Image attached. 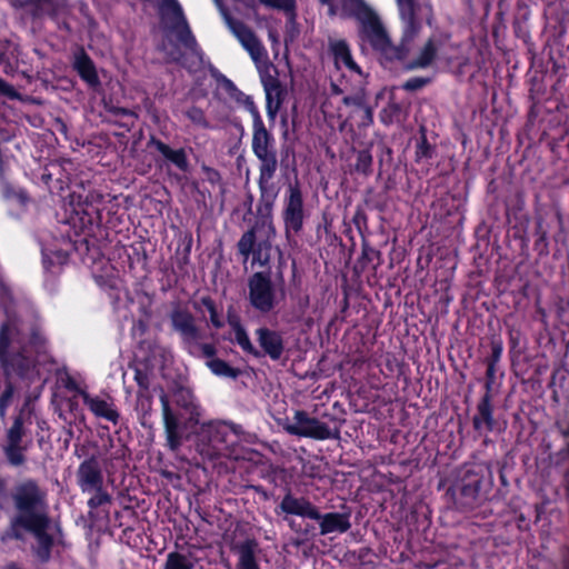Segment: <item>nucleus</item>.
<instances>
[{"instance_id": "f257e3e1", "label": "nucleus", "mask_w": 569, "mask_h": 569, "mask_svg": "<svg viewBox=\"0 0 569 569\" xmlns=\"http://www.w3.org/2000/svg\"><path fill=\"white\" fill-rule=\"evenodd\" d=\"M16 515L10 519L7 536L22 540L21 528L49 520L48 492L34 478L18 481L9 493Z\"/></svg>"}, {"instance_id": "f03ea898", "label": "nucleus", "mask_w": 569, "mask_h": 569, "mask_svg": "<svg viewBox=\"0 0 569 569\" xmlns=\"http://www.w3.org/2000/svg\"><path fill=\"white\" fill-rule=\"evenodd\" d=\"M492 485L493 477L488 466L466 463L457 471L453 481L446 490V496L456 510L470 512L487 500Z\"/></svg>"}, {"instance_id": "7ed1b4c3", "label": "nucleus", "mask_w": 569, "mask_h": 569, "mask_svg": "<svg viewBox=\"0 0 569 569\" xmlns=\"http://www.w3.org/2000/svg\"><path fill=\"white\" fill-rule=\"evenodd\" d=\"M64 204L62 222L69 226L67 232L71 250L83 257L90 251L93 228L101 221L99 208L90 200L89 194L72 192Z\"/></svg>"}, {"instance_id": "20e7f679", "label": "nucleus", "mask_w": 569, "mask_h": 569, "mask_svg": "<svg viewBox=\"0 0 569 569\" xmlns=\"http://www.w3.org/2000/svg\"><path fill=\"white\" fill-rule=\"evenodd\" d=\"M359 22L358 34L362 42L368 43L379 56L382 64L402 62L411 51V44L403 42L401 34L398 44L392 43L380 17L367 4L356 14Z\"/></svg>"}, {"instance_id": "39448f33", "label": "nucleus", "mask_w": 569, "mask_h": 569, "mask_svg": "<svg viewBox=\"0 0 569 569\" xmlns=\"http://www.w3.org/2000/svg\"><path fill=\"white\" fill-rule=\"evenodd\" d=\"M159 12L163 20L170 19L171 30L188 51V53L178 51L172 61L181 66L190 74L199 72L204 68L206 54L191 31L181 4L178 0H161Z\"/></svg>"}, {"instance_id": "423d86ee", "label": "nucleus", "mask_w": 569, "mask_h": 569, "mask_svg": "<svg viewBox=\"0 0 569 569\" xmlns=\"http://www.w3.org/2000/svg\"><path fill=\"white\" fill-rule=\"evenodd\" d=\"M278 509L280 511L276 510L277 515L282 512L318 521L321 536H327L332 532L343 533L351 528L350 511L321 513L320 509L308 498L296 497L291 492L283 496L278 505Z\"/></svg>"}, {"instance_id": "0eeeda50", "label": "nucleus", "mask_w": 569, "mask_h": 569, "mask_svg": "<svg viewBox=\"0 0 569 569\" xmlns=\"http://www.w3.org/2000/svg\"><path fill=\"white\" fill-rule=\"evenodd\" d=\"M228 322L234 333V342L244 353L256 359L268 357L272 361H279L282 358L286 347L283 336L280 331L268 327L257 328L254 330V336L259 346L257 348L251 342L246 328L237 317L229 318Z\"/></svg>"}, {"instance_id": "6e6552de", "label": "nucleus", "mask_w": 569, "mask_h": 569, "mask_svg": "<svg viewBox=\"0 0 569 569\" xmlns=\"http://www.w3.org/2000/svg\"><path fill=\"white\" fill-rule=\"evenodd\" d=\"M76 483L83 495H90L87 501L90 510L112 502V496L104 486L100 460L96 455H91L80 462L76 471Z\"/></svg>"}, {"instance_id": "1a4fd4ad", "label": "nucleus", "mask_w": 569, "mask_h": 569, "mask_svg": "<svg viewBox=\"0 0 569 569\" xmlns=\"http://www.w3.org/2000/svg\"><path fill=\"white\" fill-rule=\"evenodd\" d=\"M307 218L303 192L299 180L296 179L289 183L284 192L281 210L284 237L289 243H296V237L303 231Z\"/></svg>"}, {"instance_id": "9d476101", "label": "nucleus", "mask_w": 569, "mask_h": 569, "mask_svg": "<svg viewBox=\"0 0 569 569\" xmlns=\"http://www.w3.org/2000/svg\"><path fill=\"white\" fill-rule=\"evenodd\" d=\"M242 428L228 422H218L206 426L200 435L206 441L211 455L232 457L236 447L241 440Z\"/></svg>"}, {"instance_id": "9b49d317", "label": "nucleus", "mask_w": 569, "mask_h": 569, "mask_svg": "<svg viewBox=\"0 0 569 569\" xmlns=\"http://www.w3.org/2000/svg\"><path fill=\"white\" fill-rule=\"evenodd\" d=\"M247 299L253 310L268 315L277 307V291L269 271H257L248 278Z\"/></svg>"}, {"instance_id": "f8f14e48", "label": "nucleus", "mask_w": 569, "mask_h": 569, "mask_svg": "<svg viewBox=\"0 0 569 569\" xmlns=\"http://www.w3.org/2000/svg\"><path fill=\"white\" fill-rule=\"evenodd\" d=\"M284 430L291 436L313 440H336L340 438L338 427L330 428L318 418L310 417L305 410H296L292 419L284 426Z\"/></svg>"}, {"instance_id": "ddd939ff", "label": "nucleus", "mask_w": 569, "mask_h": 569, "mask_svg": "<svg viewBox=\"0 0 569 569\" xmlns=\"http://www.w3.org/2000/svg\"><path fill=\"white\" fill-rule=\"evenodd\" d=\"M342 103L348 108V113L343 121L340 123V130L347 127L353 131V127L358 129H367L373 123V109L368 103L367 96L363 91H358L355 94L345 96Z\"/></svg>"}, {"instance_id": "4468645a", "label": "nucleus", "mask_w": 569, "mask_h": 569, "mask_svg": "<svg viewBox=\"0 0 569 569\" xmlns=\"http://www.w3.org/2000/svg\"><path fill=\"white\" fill-rule=\"evenodd\" d=\"M162 410V420L166 436V446L172 452H177L182 446L183 428L179 417L170 405L168 395L162 390L159 397Z\"/></svg>"}, {"instance_id": "2eb2a0df", "label": "nucleus", "mask_w": 569, "mask_h": 569, "mask_svg": "<svg viewBox=\"0 0 569 569\" xmlns=\"http://www.w3.org/2000/svg\"><path fill=\"white\" fill-rule=\"evenodd\" d=\"M147 147L154 149L161 156V159H154L159 168L173 166L183 173L190 171V163L184 148L172 149L156 136H150Z\"/></svg>"}, {"instance_id": "dca6fc26", "label": "nucleus", "mask_w": 569, "mask_h": 569, "mask_svg": "<svg viewBox=\"0 0 569 569\" xmlns=\"http://www.w3.org/2000/svg\"><path fill=\"white\" fill-rule=\"evenodd\" d=\"M261 83L266 92V110L270 119H274L287 94L286 87L277 76L261 74Z\"/></svg>"}, {"instance_id": "f3484780", "label": "nucleus", "mask_w": 569, "mask_h": 569, "mask_svg": "<svg viewBox=\"0 0 569 569\" xmlns=\"http://www.w3.org/2000/svg\"><path fill=\"white\" fill-rule=\"evenodd\" d=\"M227 22L232 33L236 36L242 47L249 52L251 58L253 60H258L262 54L263 47L252 29L249 28L243 21L231 17H227Z\"/></svg>"}, {"instance_id": "a211bd4d", "label": "nucleus", "mask_w": 569, "mask_h": 569, "mask_svg": "<svg viewBox=\"0 0 569 569\" xmlns=\"http://www.w3.org/2000/svg\"><path fill=\"white\" fill-rule=\"evenodd\" d=\"M398 9L400 19L403 23L401 33L403 36V42L412 44L422 29V23L417 16L419 4L416 2V0H412L409 2L399 3Z\"/></svg>"}, {"instance_id": "6ab92c4d", "label": "nucleus", "mask_w": 569, "mask_h": 569, "mask_svg": "<svg viewBox=\"0 0 569 569\" xmlns=\"http://www.w3.org/2000/svg\"><path fill=\"white\" fill-rule=\"evenodd\" d=\"M51 520H46L39 523H34L24 528H21V532L23 531L30 532L34 536L37 540V548L34 550L37 558L46 563L51 558V550L54 545L53 537L48 532Z\"/></svg>"}, {"instance_id": "aec40b11", "label": "nucleus", "mask_w": 569, "mask_h": 569, "mask_svg": "<svg viewBox=\"0 0 569 569\" xmlns=\"http://www.w3.org/2000/svg\"><path fill=\"white\" fill-rule=\"evenodd\" d=\"M72 68L89 88L97 89L101 86L96 64L83 48L74 53Z\"/></svg>"}, {"instance_id": "412c9836", "label": "nucleus", "mask_w": 569, "mask_h": 569, "mask_svg": "<svg viewBox=\"0 0 569 569\" xmlns=\"http://www.w3.org/2000/svg\"><path fill=\"white\" fill-rule=\"evenodd\" d=\"M490 355L485 359L487 370L483 395H492L493 385L496 383L497 366L500 362L503 352L502 339L500 337H492L490 340Z\"/></svg>"}, {"instance_id": "4be33fe9", "label": "nucleus", "mask_w": 569, "mask_h": 569, "mask_svg": "<svg viewBox=\"0 0 569 569\" xmlns=\"http://www.w3.org/2000/svg\"><path fill=\"white\" fill-rule=\"evenodd\" d=\"M441 44V38L430 37L421 48L417 58L411 61L409 67L411 69H426L430 67L437 58L445 60L448 64H450L451 60L449 58L445 57L442 53L438 54Z\"/></svg>"}, {"instance_id": "5701e85b", "label": "nucleus", "mask_w": 569, "mask_h": 569, "mask_svg": "<svg viewBox=\"0 0 569 569\" xmlns=\"http://www.w3.org/2000/svg\"><path fill=\"white\" fill-rule=\"evenodd\" d=\"M80 396L83 403L97 418L106 419L107 421L112 422L114 426L119 423L120 413L112 405L108 403L106 400L99 397H92L86 390H81Z\"/></svg>"}, {"instance_id": "b1692460", "label": "nucleus", "mask_w": 569, "mask_h": 569, "mask_svg": "<svg viewBox=\"0 0 569 569\" xmlns=\"http://www.w3.org/2000/svg\"><path fill=\"white\" fill-rule=\"evenodd\" d=\"M495 425L492 395H482L477 405V413L472 418V427L476 431L485 429L487 432H492Z\"/></svg>"}, {"instance_id": "393cba45", "label": "nucleus", "mask_w": 569, "mask_h": 569, "mask_svg": "<svg viewBox=\"0 0 569 569\" xmlns=\"http://www.w3.org/2000/svg\"><path fill=\"white\" fill-rule=\"evenodd\" d=\"M259 188V201L257 204V217L266 223L267 220L271 219L274 202L278 196L274 184L272 182L262 183L258 182Z\"/></svg>"}, {"instance_id": "a878e982", "label": "nucleus", "mask_w": 569, "mask_h": 569, "mask_svg": "<svg viewBox=\"0 0 569 569\" xmlns=\"http://www.w3.org/2000/svg\"><path fill=\"white\" fill-rule=\"evenodd\" d=\"M437 156V144L428 139V129L425 124L419 126L418 137L415 139V157L417 164L430 163Z\"/></svg>"}, {"instance_id": "bb28decb", "label": "nucleus", "mask_w": 569, "mask_h": 569, "mask_svg": "<svg viewBox=\"0 0 569 569\" xmlns=\"http://www.w3.org/2000/svg\"><path fill=\"white\" fill-rule=\"evenodd\" d=\"M7 373H14L19 378H29L34 369L33 360L23 352H12L0 361Z\"/></svg>"}, {"instance_id": "cd10ccee", "label": "nucleus", "mask_w": 569, "mask_h": 569, "mask_svg": "<svg viewBox=\"0 0 569 569\" xmlns=\"http://www.w3.org/2000/svg\"><path fill=\"white\" fill-rule=\"evenodd\" d=\"M382 263V253L376 248L371 247L367 239L361 240V254L355 264L357 273L365 272L368 269L377 271Z\"/></svg>"}, {"instance_id": "c85d7f7f", "label": "nucleus", "mask_w": 569, "mask_h": 569, "mask_svg": "<svg viewBox=\"0 0 569 569\" xmlns=\"http://www.w3.org/2000/svg\"><path fill=\"white\" fill-rule=\"evenodd\" d=\"M329 51L337 64L341 62L351 72L361 74V68L353 60L350 47L345 39L330 40Z\"/></svg>"}, {"instance_id": "c756f323", "label": "nucleus", "mask_w": 569, "mask_h": 569, "mask_svg": "<svg viewBox=\"0 0 569 569\" xmlns=\"http://www.w3.org/2000/svg\"><path fill=\"white\" fill-rule=\"evenodd\" d=\"M173 401L178 408L182 409L189 416V421L199 422L200 407L190 389L183 387L176 389L173 392Z\"/></svg>"}, {"instance_id": "7c9ffc66", "label": "nucleus", "mask_w": 569, "mask_h": 569, "mask_svg": "<svg viewBox=\"0 0 569 569\" xmlns=\"http://www.w3.org/2000/svg\"><path fill=\"white\" fill-rule=\"evenodd\" d=\"M172 327L186 339L196 340L199 329L194 325L192 315L186 310H174L171 315Z\"/></svg>"}, {"instance_id": "2f4dec72", "label": "nucleus", "mask_w": 569, "mask_h": 569, "mask_svg": "<svg viewBox=\"0 0 569 569\" xmlns=\"http://www.w3.org/2000/svg\"><path fill=\"white\" fill-rule=\"evenodd\" d=\"M251 149L253 154L276 151V139L264 124L252 128Z\"/></svg>"}, {"instance_id": "473e14b6", "label": "nucleus", "mask_w": 569, "mask_h": 569, "mask_svg": "<svg viewBox=\"0 0 569 569\" xmlns=\"http://www.w3.org/2000/svg\"><path fill=\"white\" fill-rule=\"evenodd\" d=\"M259 160L258 182L268 183L273 179L278 169V154L276 151L254 153Z\"/></svg>"}, {"instance_id": "72a5a7b5", "label": "nucleus", "mask_w": 569, "mask_h": 569, "mask_svg": "<svg viewBox=\"0 0 569 569\" xmlns=\"http://www.w3.org/2000/svg\"><path fill=\"white\" fill-rule=\"evenodd\" d=\"M257 244V231L254 227H251L242 233L241 238L237 243L239 253L243 257V261H247L250 254H253V261H260L261 249L256 248Z\"/></svg>"}, {"instance_id": "f704fd0d", "label": "nucleus", "mask_w": 569, "mask_h": 569, "mask_svg": "<svg viewBox=\"0 0 569 569\" xmlns=\"http://www.w3.org/2000/svg\"><path fill=\"white\" fill-rule=\"evenodd\" d=\"M256 547L254 540H246L238 547L237 569H261L257 561Z\"/></svg>"}, {"instance_id": "c9c22d12", "label": "nucleus", "mask_w": 569, "mask_h": 569, "mask_svg": "<svg viewBox=\"0 0 569 569\" xmlns=\"http://www.w3.org/2000/svg\"><path fill=\"white\" fill-rule=\"evenodd\" d=\"M292 301L291 317L289 321L300 322L305 319L310 307V296L307 290H298L290 293Z\"/></svg>"}, {"instance_id": "e433bc0d", "label": "nucleus", "mask_w": 569, "mask_h": 569, "mask_svg": "<svg viewBox=\"0 0 569 569\" xmlns=\"http://www.w3.org/2000/svg\"><path fill=\"white\" fill-rule=\"evenodd\" d=\"M1 180V196L6 201L14 202L20 207H26L30 202L28 191L23 188L17 187L4 178Z\"/></svg>"}, {"instance_id": "4c0bfd02", "label": "nucleus", "mask_w": 569, "mask_h": 569, "mask_svg": "<svg viewBox=\"0 0 569 569\" xmlns=\"http://www.w3.org/2000/svg\"><path fill=\"white\" fill-rule=\"evenodd\" d=\"M535 243L533 249L537 251L539 257H547L550 252L549 249V239H548V231L545 228V221L541 217L536 219V226H535Z\"/></svg>"}, {"instance_id": "58836bf2", "label": "nucleus", "mask_w": 569, "mask_h": 569, "mask_svg": "<svg viewBox=\"0 0 569 569\" xmlns=\"http://www.w3.org/2000/svg\"><path fill=\"white\" fill-rule=\"evenodd\" d=\"M206 366L218 377L237 379L242 373L239 368L230 366L226 360L220 358L206 361Z\"/></svg>"}, {"instance_id": "ea45409f", "label": "nucleus", "mask_w": 569, "mask_h": 569, "mask_svg": "<svg viewBox=\"0 0 569 569\" xmlns=\"http://www.w3.org/2000/svg\"><path fill=\"white\" fill-rule=\"evenodd\" d=\"M131 368L134 371V381L139 387L138 391H149L152 368L148 361H137Z\"/></svg>"}, {"instance_id": "a19ab883", "label": "nucleus", "mask_w": 569, "mask_h": 569, "mask_svg": "<svg viewBox=\"0 0 569 569\" xmlns=\"http://www.w3.org/2000/svg\"><path fill=\"white\" fill-rule=\"evenodd\" d=\"M373 157L369 148H365L358 150L356 153V162L353 164L355 172L362 174L363 177H369L372 174L373 169Z\"/></svg>"}, {"instance_id": "79ce46f5", "label": "nucleus", "mask_w": 569, "mask_h": 569, "mask_svg": "<svg viewBox=\"0 0 569 569\" xmlns=\"http://www.w3.org/2000/svg\"><path fill=\"white\" fill-rule=\"evenodd\" d=\"M68 12V4L66 0H53L46 10V14L54 22L59 24L60 29L70 31V26L66 21L60 22Z\"/></svg>"}, {"instance_id": "37998d69", "label": "nucleus", "mask_w": 569, "mask_h": 569, "mask_svg": "<svg viewBox=\"0 0 569 569\" xmlns=\"http://www.w3.org/2000/svg\"><path fill=\"white\" fill-rule=\"evenodd\" d=\"M28 447L18 445V443H7L3 448L4 456L12 467H20L22 466L27 458H26V451Z\"/></svg>"}, {"instance_id": "c03bdc74", "label": "nucleus", "mask_w": 569, "mask_h": 569, "mask_svg": "<svg viewBox=\"0 0 569 569\" xmlns=\"http://www.w3.org/2000/svg\"><path fill=\"white\" fill-rule=\"evenodd\" d=\"M192 561L183 553L178 551L169 552L163 569H192Z\"/></svg>"}, {"instance_id": "a18cd8bd", "label": "nucleus", "mask_w": 569, "mask_h": 569, "mask_svg": "<svg viewBox=\"0 0 569 569\" xmlns=\"http://www.w3.org/2000/svg\"><path fill=\"white\" fill-rule=\"evenodd\" d=\"M109 111L113 116L121 118V121L118 123L127 131L134 127L136 120L138 118L134 111L122 107H112Z\"/></svg>"}, {"instance_id": "49530a36", "label": "nucleus", "mask_w": 569, "mask_h": 569, "mask_svg": "<svg viewBox=\"0 0 569 569\" xmlns=\"http://www.w3.org/2000/svg\"><path fill=\"white\" fill-rule=\"evenodd\" d=\"M24 436V421L21 415L13 419L11 427L7 431V443L21 445Z\"/></svg>"}, {"instance_id": "de8ad7c7", "label": "nucleus", "mask_w": 569, "mask_h": 569, "mask_svg": "<svg viewBox=\"0 0 569 569\" xmlns=\"http://www.w3.org/2000/svg\"><path fill=\"white\" fill-rule=\"evenodd\" d=\"M237 103L242 104L244 107V109L251 114L252 128L264 124V122L261 118V114L259 112V109L250 96H247L243 93V97L239 98V100H237Z\"/></svg>"}, {"instance_id": "09e8293b", "label": "nucleus", "mask_w": 569, "mask_h": 569, "mask_svg": "<svg viewBox=\"0 0 569 569\" xmlns=\"http://www.w3.org/2000/svg\"><path fill=\"white\" fill-rule=\"evenodd\" d=\"M352 223L355 224L357 231L359 232L361 240L367 239V233H369L368 216L361 206H357L355 214L352 217Z\"/></svg>"}, {"instance_id": "8fccbe9b", "label": "nucleus", "mask_w": 569, "mask_h": 569, "mask_svg": "<svg viewBox=\"0 0 569 569\" xmlns=\"http://www.w3.org/2000/svg\"><path fill=\"white\" fill-rule=\"evenodd\" d=\"M186 117L196 126L202 129H209L210 123L206 117L204 111L197 106H191L186 112Z\"/></svg>"}, {"instance_id": "3c124183", "label": "nucleus", "mask_w": 569, "mask_h": 569, "mask_svg": "<svg viewBox=\"0 0 569 569\" xmlns=\"http://www.w3.org/2000/svg\"><path fill=\"white\" fill-rule=\"evenodd\" d=\"M11 337H10V326L9 323H2L0 328V361L4 360L10 352Z\"/></svg>"}, {"instance_id": "603ef678", "label": "nucleus", "mask_w": 569, "mask_h": 569, "mask_svg": "<svg viewBox=\"0 0 569 569\" xmlns=\"http://www.w3.org/2000/svg\"><path fill=\"white\" fill-rule=\"evenodd\" d=\"M266 7L282 10L295 17L296 0H259Z\"/></svg>"}, {"instance_id": "864d4df0", "label": "nucleus", "mask_w": 569, "mask_h": 569, "mask_svg": "<svg viewBox=\"0 0 569 569\" xmlns=\"http://www.w3.org/2000/svg\"><path fill=\"white\" fill-rule=\"evenodd\" d=\"M217 84L219 89H221L230 99L236 102L239 100V98L243 97V92L239 90L233 81L226 76Z\"/></svg>"}, {"instance_id": "5fc2aeb1", "label": "nucleus", "mask_w": 569, "mask_h": 569, "mask_svg": "<svg viewBox=\"0 0 569 569\" xmlns=\"http://www.w3.org/2000/svg\"><path fill=\"white\" fill-rule=\"evenodd\" d=\"M400 113H401L400 104L396 103V102H391V103H388V106L382 109V111L380 113V120L385 124H390L396 119L399 118Z\"/></svg>"}, {"instance_id": "6e6d98bb", "label": "nucleus", "mask_w": 569, "mask_h": 569, "mask_svg": "<svg viewBox=\"0 0 569 569\" xmlns=\"http://www.w3.org/2000/svg\"><path fill=\"white\" fill-rule=\"evenodd\" d=\"M152 407V396L149 391H138L137 392V401L136 409L141 411L143 416L149 415Z\"/></svg>"}, {"instance_id": "4d7b16f0", "label": "nucleus", "mask_w": 569, "mask_h": 569, "mask_svg": "<svg viewBox=\"0 0 569 569\" xmlns=\"http://www.w3.org/2000/svg\"><path fill=\"white\" fill-rule=\"evenodd\" d=\"M14 395V386L11 381H7L4 385V389L0 396V415H4L8 407L12 402V398Z\"/></svg>"}, {"instance_id": "13d9d810", "label": "nucleus", "mask_w": 569, "mask_h": 569, "mask_svg": "<svg viewBox=\"0 0 569 569\" xmlns=\"http://www.w3.org/2000/svg\"><path fill=\"white\" fill-rule=\"evenodd\" d=\"M429 81L430 80L428 78L412 77L406 80V82L402 84V89L409 92L418 91L427 86Z\"/></svg>"}, {"instance_id": "bf43d9fd", "label": "nucleus", "mask_w": 569, "mask_h": 569, "mask_svg": "<svg viewBox=\"0 0 569 569\" xmlns=\"http://www.w3.org/2000/svg\"><path fill=\"white\" fill-rule=\"evenodd\" d=\"M201 170L204 174L206 180L209 183H211L212 186H216L221 182L222 178H221L220 172L217 169L206 166V164H202Z\"/></svg>"}, {"instance_id": "052dcab7", "label": "nucleus", "mask_w": 569, "mask_h": 569, "mask_svg": "<svg viewBox=\"0 0 569 569\" xmlns=\"http://www.w3.org/2000/svg\"><path fill=\"white\" fill-rule=\"evenodd\" d=\"M199 349L201 351V357L206 359V361H210L211 359H217L216 353L217 349L212 343H200Z\"/></svg>"}, {"instance_id": "680f3d73", "label": "nucleus", "mask_w": 569, "mask_h": 569, "mask_svg": "<svg viewBox=\"0 0 569 569\" xmlns=\"http://www.w3.org/2000/svg\"><path fill=\"white\" fill-rule=\"evenodd\" d=\"M29 342L33 347H42L46 343V339L38 329H33L30 333Z\"/></svg>"}, {"instance_id": "e2e57ef3", "label": "nucleus", "mask_w": 569, "mask_h": 569, "mask_svg": "<svg viewBox=\"0 0 569 569\" xmlns=\"http://www.w3.org/2000/svg\"><path fill=\"white\" fill-rule=\"evenodd\" d=\"M129 453V449L127 446L121 445L119 448L116 449L110 456V460H124L126 457Z\"/></svg>"}, {"instance_id": "0e129e2a", "label": "nucleus", "mask_w": 569, "mask_h": 569, "mask_svg": "<svg viewBox=\"0 0 569 569\" xmlns=\"http://www.w3.org/2000/svg\"><path fill=\"white\" fill-rule=\"evenodd\" d=\"M200 303L207 309L209 315L218 310L214 300L210 296L201 297Z\"/></svg>"}, {"instance_id": "69168bd1", "label": "nucleus", "mask_w": 569, "mask_h": 569, "mask_svg": "<svg viewBox=\"0 0 569 569\" xmlns=\"http://www.w3.org/2000/svg\"><path fill=\"white\" fill-rule=\"evenodd\" d=\"M53 258H56L57 262L59 264H64L69 259V250L67 249H59L52 251Z\"/></svg>"}, {"instance_id": "338daca9", "label": "nucleus", "mask_w": 569, "mask_h": 569, "mask_svg": "<svg viewBox=\"0 0 569 569\" xmlns=\"http://www.w3.org/2000/svg\"><path fill=\"white\" fill-rule=\"evenodd\" d=\"M289 527L297 533H301L306 537L313 533V530H315V527L310 526V525H307L306 528H303V529H301V527L296 528V522L293 520L289 522Z\"/></svg>"}, {"instance_id": "774afa93", "label": "nucleus", "mask_w": 569, "mask_h": 569, "mask_svg": "<svg viewBox=\"0 0 569 569\" xmlns=\"http://www.w3.org/2000/svg\"><path fill=\"white\" fill-rule=\"evenodd\" d=\"M53 0H26V3L33 7L37 11L47 8Z\"/></svg>"}]
</instances>
